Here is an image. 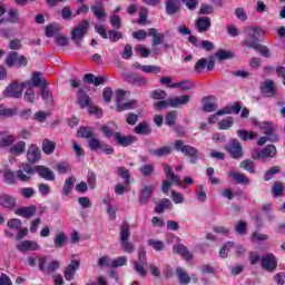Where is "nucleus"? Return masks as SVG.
<instances>
[{
  "label": "nucleus",
  "instance_id": "1",
  "mask_svg": "<svg viewBox=\"0 0 285 285\" xmlns=\"http://www.w3.org/2000/svg\"><path fill=\"white\" fill-rule=\"evenodd\" d=\"M174 148L178 153L185 155V157H188L190 164H197V160L199 159V149L190 145H186L184 140H176L174 144Z\"/></svg>",
  "mask_w": 285,
  "mask_h": 285
},
{
  "label": "nucleus",
  "instance_id": "2",
  "mask_svg": "<svg viewBox=\"0 0 285 285\" xmlns=\"http://www.w3.org/2000/svg\"><path fill=\"white\" fill-rule=\"evenodd\" d=\"M90 29V22L88 20H82L76 28L71 30V41H73L77 48H81V42L88 35Z\"/></svg>",
  "mask_w": 285,
  "mask_h": 285
},
{
  "label": "nucleus",
  "instance_id": "3",
  "mask_svg": "<svg viewBox=\"0 0 285 285\" xmlns=\"http://www.w3.org/2000/svg\"><path fill=\"white\" fill-rule=\"evenodd\" d=\"M61 267V263L57 259H48L47 256H41L38 268L45 275H55L57 271Z\"/></svg>",
  "mask_w": 285,
  "mask_h": 285
},
{
  "label": "nucleus",
  "instance_id": "4",
  "mask_svg": "<svg viewBox=\"0 0 285 285\" xmlns=\"http://www.w3.org/2000/svg\"><path fill=\"white\" fill-rule=\"evenodd\" d=\"M130 225L127 222L120 226V244L125 253H135V245L130 243Z\"/></svg>",
  "mask_w": 285,
  "mask_h": 285
},
{
  "label": "nucleus",
  "instance_id": "5",
  "mask_svg": "<svg viewBox=\"0 0 285 285\" xmlns=\"http://www.w3.org/2000/svg\"><path fill=\"white\" fill-rule=\"evenodd\" d=\"M134 269L140 277H146L148 275V272L146 268H148V259L146 258V249L144 247H140L138 249V261H134Z\"/></svg>",
  "mask_w": 285,
  "mask_h": 285
},
{
  "label": "nucleus",
  "instance_id": "6",
  "mask_svg": "<svg viewBox=\"0 0 285 285\" xmlns=\"http://www.w3.org/2000/svg\"><path fill=\"white\" fill-rule=\"evenodd\" d=\"M35 175V167L28 163H22L19 169L16 171V179L18 181L28 183Z\"/></svg>",
  "mask_w": 285,
  "mask_h": 285
},
{
  "label": "nucleus",
  "instance_id": "7",
  "mask_svg": "<svg viewBox=\"0 0 285 285\" xmlns=\"http://www.w3.org/2000/svg\"><path fill=\"white\" fill-rule=\"evenodd\" d=\"M6 63L8 68H26L28 66V59L24 58V56H19V52L17 51H11L8 53L6 58Z\"/></svg>",
  "mask_w": 285,
  "mask_h": 285
},
{
  "label": "nucleus",
  "instance_id": "8",
  "mask_svg": "<svg viewBox=\"0 0 285 285\" xmlns=\"http://www.w3.org/2000/svg\"><path fill=\"white\" fill-rule=\"evenodd\" d=\"M277 155V148L275 145H267L265 148L262 150L259 149H254L252 151V159H273Z\"/></svg>",
  "mask_w": 285,
  "mask_h": 285
},
{
  "label": "nucleus",
  "instance_id": "9",
  "mask_svg": "<svg viewBox=\"0 0 285 285\" xmlns=\"http://www.w3.org/2000/svg\"><path fill=\"white\" fill-rule=\"evenodd\" d=\"M225 150L233 157V159H242L244 157V149L242 142L234 138L225 146Z\"/></svg>",
  "mask_w": 285,
  "mask_h": 285
},
{
  "label": "nucleus",
  "instance_id": "10",
  "mask_svg": "<svg viewBox=\"0 0 285 285\" xmlns=\"http://www.w3.org/2000/svg\"><path fill=\"white\" fill-rule=\"evenodd\" d=\"M261 266L267 273H275L277 271V257L273 254H266L261 258Z\"/></svg>",
  "mask_w": 285,
  "mask_h": 285
},
{
  "label": "nucleus",
  "instance_id": "11",
  "mask_svg": "<svg viewBox=\"0 0 285 285\" xmlns=\"http://www.w3.org/2000/svg\"><path fill=\"white\" fill-rule=\"evenodd\" d=\"M244 32L248 37V39H245L243 41H255V43H257V41H262L265 35L264 29H262L261 27H245Z\"/></svg>",
  "mask_w": 285,
  "mask_h": 285
},
{
  "label": "nucleus",
  "instance_id": "12",
  "mask_svg": "<svg viewBox=\"0 0 285 285\" xmlns=\"http://www.w3.org/2000/svg\"><path fill=\"white\" fill-rule=\"evenodd\" d=\"M3 97H8L11 99H21L23 97V90L19 82L13 81L3 90Z\"/></svg>",
  "mask_w": 285,
  "mask_h": 285
},
{
  "label": "nucleus",
  "instance_id": "13",
  "mask_svg": "<svg viewBox=\"0 0 285 285\" xmlns=\"http://www.w3.org/2000/svg\"><path fill=\"white\" fill-rule=\"evenodd\" d=\"M89 148L90 150H102V153H105V155H114L115 154V148H112V146L97 139V138H92L91 140H89Z\"/></svg>",
  "mask_w": 285,
  "mask_h": 285
},
{
  "label": "nucleus",
  "instance_id": "14",
  "mask_svg": "<svg viewBox=\"0 0 285 285\" xmlns=\"http://www.w3.org/2000/svg\"><path fill=\"white\" fill-rule=\"evenodd\" d=\"M258 128L262 130L263 135L269 137V141H279V137L275 135V130H277V127H275L273 122H259Z\"/></svg>",
  "mask_w": 285,
  "mask_h": 285
},
{
  "label": "nucleus",
  "instance_id": "15",
  "mask_svg": "<svg viewBox=\"0 0 285 285\" xmlns=\"http://www.w3.org/2000/svg\"><path fill=\"white\" fill-rule=\"evenodd\" d=\"M243 46L245 48H252L253 50H256V52H259L263 57L266 59H271V49L264 45H259L258 42L255 41H243Z\"/></svg>",
  "mask_w": 285,
  "mask_h": 285
},
{
  "label": "nucleus",
  "instance_id": "16",
  "mask_svg": "<svg viewBox=\"0 0 285 285\" xmlns=\"http://www.w3.org/2000/svg\"><path fill=\"white\" fill-rule=\"evenodd\" d=\"M27 161L29 164H37L38 161H41V150L37 145L32 144L29 146L27 150Z\"/></svg>",
  "mask_w": 285,
  "mask_h": 285
},
{
  "label": "nucleus",
  "instance_id": "17",
  "mask_svg": "<svg viewBox=\"0 0 285 285\" xmlns=\"http://www.w3.org/2000/svg\"><path fill=\"white\" fill-rule=\"evenodd\" d=\"M91 12H94V17H96L98 21H105L106 17H108V14L106 13V7L101 1H96L91 6Z\"/></svg>",
  "mask_w": 285,
  "mask_h": 285
},
{
  "label": "nucleus",
  "instance_id": "18",
  "mask_svg": "<svg viewBox=\"0 0 285 285\" xmlns=\"http://www.w3.org/2000/svg\"><path fill=\"white\" fill-rule=\"evenodd\" d=\"M114 139L118 144V146H121L122 148H127V146H132L135 141H137V137L125 136L121 132H116Z\"/></svg>",
  "mask_w": 285,
  "mask_h": 285
},
{
  "label": "nucleus",
  "instance_id": "19",
  "mask_svg": "<svg viewBox=\"0 0 285 285\" xmlns=\"http://www.w3.org/2000/svg\"><path fill=\"white\" fill-rule=\"evenodd\" d=\"M148 37H151V48H157V46L164 45V40L166 39V35L159 32V30L155 28H150L148 30Z\"/></svg>",
  "mask_w": 285,
  "mask_h": 285
},
{
  "label": "nucleus",
  "instance_id": "20",
  "mask_svg": "<svg viewBox=\"0 0 285 285\" xmlns=\"http://www.w3.org/2000/svg\"><path fill=\"white\" fill-rule=\"evenodd\" d=\"M165 8L169 17L179 14V12H181V0H167Z\"/></svg>",
  "mask_w": 285,
  "mask_h": 285
},
{
  "label": "nucleus",
  "instance_id": "21",
  "mask_svg": "<svg viewBox=\"0 0 285 285\" xmlns=\"http://www.w3.org/2000/svg\"><path fill=\"white\" fill-rule=\"evenodd\" d=\"M125 80L128 81V83H132L134 86H148V79L139 73H127L125 76Z\"/></svg>",
  "mask_w": 285,
  "mask_h": 285
},
{
  "label": "nucleus",
  "instance_id": "22",
  "mask_svg": "<svg viewBox=\"0 0 285 285\" xmlns=\"http://www.w3.org/2000/svg\"><path fill=\"white\" fill-rule=\"evenodd\" d=\"M33 170L35 173H38L42 179H46L47 181H55V173L50 168L39 165L35 166Z\"/></svg>",
  "mask_w": 285,
  "mask_h": 285
},
{
  "label": "nucleus",
  "instance_id": "23",
  "mask_svg": "<svg viewBox=\"0 0 285 285\" xmlns=\"http://www.w3.org/2000/svg\"><path fill=\"white\" fill-rule=\"evenodd\" d=\"M77 104L81 108V110L90 107L92 104V100L90 99V96L87 95L83 89H79L77 92Z\"/></svg>",
  "mask_w": 285,
  "mask_h": 285
},
{
  "label": "nucleus",
  "instance_id": "24",
  "mask_svg": "<svg viewBox=\"0 0 285 285\" xmlns=\"http://www.w3.org/2000/svg\"><path fill=\"white\" fill-rule=\"evenodd\" d=\"M80 263L77 259L70 262V264L65 268V279L67 282H72L75 273L79 271Z\"/></svg>",
  "mask_w": 285,
  "mask_h": 285
},
{
  "label": "nucleus",
  "instance_id": "25",
  "mask_svg": "<svg viewBox=\"0 0 285 285\" xmlns=\"http://www.w3.org/2000/svg\"><path fill=\"white\" fill-rule=\"evenodd\" d=\"M20 253H28V250H39L40 246L35 240H22L17 245Z\"/></svg>",
  "mask_w": 285,
  "mask_h": 285
},
{
  "label": "nucleus",
  "instance_id": "26",
  "mask_svg": "<svg viewBox=\"0 0 285 285\" xmlns=\"http://www.w3.org/2000/svg\"><path fill=\"white\" fill-rule=\"evenodd\" d=\"M14 213L19 217H23L24 219H30L31 217H35V214L37 213V207L35 205L20 207V208H17Z\"/></svg>",
  "mask_w": 285,
  "mask_h": 285
},
{
  "label": "nucleus",
  "instance_id": "27",
  "mask_svg": "<svg viewBox=\"0 0 285 285\" xmlns=\"http://www.w3.org/2000/svg\"><path fill=\"white\" fill-rule=\"evenodd\" d=\"M261 92L263 97H274L275 96V82L273 80H265L261 85Z\"/></svg>",
  "mask_w": 285,
  "mask_h": 285
},
{
  "label": "nucleus",
  "instance_id": "28",
  "mask_svg": "<svg viewBox=\"0 0 285 285\" xmlns=\"http://www.w3.org/2000/svg\"><path fill=\"white\" fill-rule=\"evenodd\" d=\"M153 193H155V185L145 186L140 191L139 203L142 205L148 204V202H150V197H153Z\"/></svg>",
  "mask_w": 285,
  "mask_h": 285
},
{
  "label": "nucleus",
  "instance_id": "29",
  "mask_svg": "<svg viewBox=\"0 0 285 285\" xmlns=\"http://www.w3.org/2000/svg\"><path fill=\"white\" fill-rule=\"evenodd\" d=\"M239 115L242 112V104L239 101H235L234 105L226 106L223 109L217 111V115Z\"/></svg>",
  "mask_w": 285,
  "mask_h": 285
},
{
  "label": "nucleus",
  "instance_id": "30",
  "mask_svg": "<svg viewBox=\"0 0 285 285\" xmlns=\"http://www.w3.org/2000/svg\"><path fill=\"white\" fill-rule=\"evenodd\" d=\"M212 26L213 22L208 17H200L196 20L197 32H208Z\"/></svg>",
  "mask_w": 285,
  "mask_h": 285
},
{
  "label": "nucleus",
  "instance_id": "31",
  "mask_svg": "<svg viewBox=\"0 0 285 285\" xmlns=\"http://www.w3.org/2000/svg\"><path fill=\"white\" fill-rule=\"evenodd\" d=\"M0 206L2 208H8L9 210H12L14 206H17V198L13 196H10L8 194H1L0 195Z\"/></svg>",
  "mask_w": 285,
  "mask_h": 285
},
{
  "label": "nucleus",
  "instance_id": "32",
  "mask_svg": "<svg viewBox=\"0 0 285 285\" xmlns=\"http://www.w3.org/2000/svg\"><path fill=\"white\" fill-rule=\"evenodd\" d=\"M31 81L35 86V88H45L48 86V80L43 77V72L41 71H35L31 77Z\"/></svg>",
  "mask_w": 285,
  "mask_h": 285
},
{
  "label": "nucleus",
  "instance_id": "33",
  "mask_svg": "<svg viewBox=\"0 0 285 285\" xmlns=\"http://www.w3.org/2000/svg\"><path fill=\"white\" fill-rule=\"evenodd\" d=\"M228 176L233 179V181H235V184H240L243 186L250 185V178L242 173L229 171Z\"/></svg>",
  "mask_w": 285,
  "mask_h": 285
},
{
  "label": "nucleus",
  "instance_id": "34",
  "mask_svg": "<svg viewBox=\"0 0 285 285\" xmlns=\"http://www.w3.org/2000/svg\"><path fill=\"white\" fill-rule=\"evenodd\" d=\"M189 101H190V96L188 95L169 98V107L179 108V106H186V104H189Z\"/></svg>",
  "mask_w": 285,
  "mask_h": 285
},
{
  "label": "nucleus",
  "instance_id": "35",
  "mask_svg": "<svg viewBox=\"0 0 285 285\" xmlns=\"http://www.w3.org/2000/svg\"><path fill=\"white\" fill-rule=\"evenodd\" d=\"M173 252L177 255H181L184 259H187V262H190L193 259V254L188 250V247H186L184 244H177L173 247Z\"/></svg>",
  "mask_w": 285,
  "mask_h": 285
},
{
  "label": "nucleus",
  "instance_id": "36",
  "mask_svg": "<svg viewBox=\"0 0 285 285\" xmlns=\"http://www.w3.org/2000/svg\"><path fill=\"white\" fill-rule=\"evenodd\" d=\"M77 183V178L75 176H69L62 186L61 195L65 197H68L70 193H72V189L75 188V184Z\"/></svg>",
  "mask_w": 285,
  "mask_h": 285
},
{
  "label": "nucleus",
  "instance_id": "37",
  "mask_svg": "<svg viewBox=\"0 0 285 285\" xmlns=\"http://www.w3.org/2000/svg\"><path fill=\"white\" fill-rule=\"evenodd\" d=\"M134 132L136 135L148 136L153 134V128L147 121H142L134 128Z\"/></svg>",
  "mask_w": 285,
  "mask_h": 285
},
{
  "label": "nucleus",
  "instance_id": "38",
  "mask_svg": "<svg viewBox=\"0 0 285 285\" xmlns=\"http://www.w3.org/2000/svg\"><path fill=\"white\" fill-rule=\"evenodd\" d=\"M168 88H180L183 92H187V90H193V88H195V82L190 80H183V81H178L176 83L169 85Z\"/></svg>",
  "mask_w": 285,
  "mask_h": 285
},
{
  "label": "nucleus",
  "instance_id": "39",
  "mask_svg": "<svg viewBox=\"0 0 285 285\" xmlns=\"http://www.w3.org/2000/svg\"><path fill=\"white\" fill-rule=\"evenodd\" d=\"M176 276L178 277V282L180 285H188L190 284V275L186 273V271L181 267L176 269Z\"/></svg>",
  "mask_w": 285,
  "mask_h": 285
},
{
  "label": "nucleus",
  "instance_id": "40",
  "mask_svg": "<svg viewBox=\"0 0 285 285\" xmlns=\"http://www.w3.org/2000/svg\"><path fill=\"white\" fill-rule=\"evenodd\" d=\"M66 244H68V236L66 235V233L60 232L55 236L53 238L55 248H63Z\"/></svg>",
  "mask_w": 285,
  "mask_h": 285
},
{
  "label": "nucleus",
  "instance_id": "41",
  "mask_svg": "<svg viewBox=\"0 0 285 285\" xmlns=\"http://www.w3.org/2000/svg\"><path fill=\"white\" fill-rule=\"evenodd\" d=\"M9 153L14 156L23 155L26 153V141L20 140L9 148Z\"/></svg>",
  "mask_w": 285,
  "mask_h": 285
},
{
  "label": "nucleus",
  "instance_id": "42",
  "mask_svg": "<svg viewBox=\"0 0 285 285\" xmlns=\"http://www.w3.org/2000/svg\"><path fill=\"white\" fill-rule=\"evenodd\" d=\"M56 148H57V144L55 141L48 138H45L42 140V153H45V155H52Z\"/></svg>",
  "mask_w": 285,
  "mask_h": 285
},
{
  "label": "nucleus",
  "instance_id": "43",
  "mask_svg": "<svg viewBox=\"0 0 285 285\" xmlns=\"http://www.w3.org/2000/svg\"><path fill=\"white\" fill-rule=\"evenodd\" d=\"M78 135H80V137H82V139H88V142L91 139H97V136L92 131L91 127H80L78 130Z\"/></svg>",
  "mask_w": 285,
  "mask_h": 285
},
{
  "label": "nucleus",
  "instance_id": "44",
  "mask_svg": "<svg viewBox=\"0 0 285 285\" xmlns=\"http://www.w3.org/2000/svg\"><path fill=\"white\" fill-rule=\"evenodd\" d=\"M40 95L43 101L47 104H53L55 97L52 96V91H50V88H48V85L40 88Z\"/></svg>",
  "mask_w": 285,
  "mask_h": 285
},
{
  "label": "nucleus",
  "instance_id": "45",
  "mask_svg": "<svg viewBox=\"0 0 285 285\" xmlns=\"http://www.w3.org/2000/svg\"><path fill=\"white\" fill-rule=\"evenodd\" d=\"M165 208H173V202L168 198L161 199L157 205L155 206V212L158 214L164 213Z\"/></svg>",
  "mask_w": 285,
  "mask_h": 285
},
{
  "label": "nucleus",
  "instance_id": "46",
  "mask_svg": "<svg viewBox=\"0 0 285 285\" xmlns=\"http://www.w3.org/2000/svg\"><path fill=\"white\" fill-rule=\"evenodd\" d=\"M170 153H173V148L168 146L151 150V155H155V157H168Z\"/></svg>",
  "mask_w": 285,
  "mask_h": 285
},
{
  "label": "nucleus",
  "instance_id": "47",
  "mask_svg": "<svg viewBox=\"0 0 285 285\" xmlns=\"http://www.w3.org/2000/svg\"><path fill=\"white\" fill-rule=\"evenodd\" d=\"M239 168L247 170V173H249L250 175H255V161L250 159L240 161Z\"/></svg>",
  "mask_w": 285,
  "mask_h": 285
},
{
  "label": "nucleus",
  "instance_id": "48",
  "mask_svg": "<svg viewBox=\"0 0 285 285\" xmlns=\"http://www.w3.org/2000/svg\"><path fill=\"white\" fill-rule=\"evenodd\" d=\"M117 173L124 179L126 186L130 185V170L126 167H118Z\"/></svg>",
  "mask_w": 285,
  "mask_h": 285
},
{
  "label": "nucleus",
  "instance_id": "49",
  "mask_svg": "<svg viewBox=\"0 0 285 285\" xmlns=\"http://www.w3.org/2000/svg\"><path fill=\"white\" fill-rule=\"evenodd\" d=\"M4 181L9 186H14L17 184V173L13 174L11 169H4Z\"/></svg>",
  "mask_w": 285,
  "mask_h": 285
},
{
  "label": "nucleus",
  "instance_id": "50",
  "mask_svg": "<svg viewBox=\"0 0 285 285\" xmlns=\"http://www.w3.org/2000/svg\"><path fill=\"white\" fill-rule=\"evenodd\" d=\"M233 124H235V119H233V117L222 119L218 121V130H228V128L233 127Z\"/></svg>",
  "mask_w": 285,
  "mask_h": 285
},
{
  "label": "nucleus",
  "instance_id": "51",
  "mask_svg": "<svg viewBox=\"0 0 285 285\" xmlns=\"http://www.w3.org/2000/svg\"><path fill=\"white\" fill-rule=\"evenodd\" d=\"M141 72H145L146 75H159V72H161V67L145 65V67H141Z\"/></svg>",
  "mask_w": 285,
  "mask_h": 285
},
{
  "label": "nucleus",
  "instance_id": "52",
  "mask_svg": "<svg viewBox=\"0 0 285 285\" xmlns=\"http://www.w3.org/2000/svg\"><path fill=\"white\" fill-rule=\"evenodd\" d=\"M282 168L279 166L271 167L265 174H264V180L271 181L275 175L279 174Z\"/></svg>",
  "mask_w": 285,
  "mask_h": 285
},
{
  "label": "nucleus",
  "instance_id": "53",
  "mask_svg": "<svg viewBox=\"0 0 285 285\" xmlns=\"http://www.w3.org/2000/svg\"><path fill=\"white\" fill-rule=\"evenodd\" d=\"M137 23L139 26H146L148 23V9L146 7L140 8Z\"/></svg>",
  "mask_w": 285,
  "mask_h": 285
},
{
  "label": "nucleus",
  "instance_id": "54",
  "mask_svg": "<svg viewBox=\"0 0 285 285\" xmlns=\"http://www.w3.org/2000/svg\"><path fill=\"white\" fill-rule=\"evenodd\" d=\"M233 246H235L234 242H227L223 245V247L219 249V256L223 259H226V257H228V253H230V248H233Z\"/></svg>",
  "mask_w": 285,
  "mask_h": 285
},
{
  "label": "nucleus",
  "instance_id": "55",
  "mask_svg": "<svg viewBox=\"0 0 285 285\" xmlns=\"http://www.w3.org/2000/svg\"><path fill=\"white\" fill-rule=\"evenodd\" d=\"M136 105H137V101H135V100L129 101V102H118L117 111L124 112V110H132V108H135Z\"/></svg>",
  "mask_w": 285,
  "mask_h": 285
},
{
  "label": "nucleus",
  "instance_id": "56",
  "mask_svg": "<svg viewBox=\"0 0 285 285\" xmlns=\"http://www.w3.org/2000/svg\"><path fill=\"white\" fill-rule=\"evenodd\" d=\"M273 197H282L284 195V185L279 181H275L272 188Z\"/></svg>",
  "mask_w": 285,
  "mask_h": 285
},
{
  "label": "nucleus",
  "instance_id": "57",
  "mask_svg": "<svg viewBox=\"0 0 285 285\" xmlns=\"http://www.w3.org/2000/svg\"><path fill=\"white\" fill-rule=\"evenodd\" d=\"M148 246H151L154 250L161 252L164 248H166V245L161 240H155L153 238L147 240Z\"/></svg>",
  "mask_w": 285,
  "mask_h": 285
},
{
  "label": "nucleus",
  "instance_id": "58",
  "mask_svg": "<svg viewBox=\"0 0 285 285\" xmlns=\"http://www.w3.org/2000/svg\"><path fill=\"white\" fill-rule=\"evenodd\" d=\"M139 171L144 177H150L153 173H155V165L153 164H146L142 167L139 168Z\"/></svg>",
  "mask_w": 285,
  "mask_h": 285
},
{
  "label": "nucleus",
  "instance_id": "59",
  "mask_svg": "<svg viewBox=\"0 0 285 285\" xmlns=\"http://www.w3.org/2000/svg\"><path fill=\"white\" fill-rule=\"evenodd\" d=\"M196 196H197L198 202H200L202 204H204V202H206L208 196L206 195V191L204 190V185L196 186Z\"/></svg>",
  "mask_w": 285,
  "mask_h": 285
},
{
  "label": "nucleus",
  "instance_id": "60",
  "mask_svg": "<svg viewBox=\"0 0 285 285\" xmlns=\"http://www.w3.org/2000/svg\"><path fill=\"white\" fill-rule=\"evenodd\" d=\"M235 232L238 235H246V233H248V224L244 220H239L235 227Z\"/></svg>",
  "mask_w": 285,
  "mask_h": 285
},
{
  "label": "nucleus",
  "instance_id": "61",
  "mask_svg": "<svg viewBox=\"0 0 285 285\" xmlns=\"http://www.w3.org/2000/svg\"><path fill=\"white\" fill-rule=\"evenodd\" d=\"M12 144H14V136L12 135L4 136L0 139V146L2 148H8L12 146Z\"/></svg>",
  "mask_w": 285,
  "mask_h": 285
},
{
  "label": "nucleus",
  "instance_id": "62",
  "mask_svg": "<svg viewBox=\"0 0 285 285\" xmlns=\"http://www.w3.org/2000/svg\"><path fill=\"white\" fill-rule=\"evenodd\" d=\"M122 37L124 35L120 31L111 29L108 31L107 39H110L112 43H116V41H119V39H121Z\"/></svg>",
  "mask_w": 285,
  "mask_h": 285
},
{
  "label": "nucleus",
  "instance_id": "63",
  "mask_svg": "<svg viewBox=\"0 0 285 285\" xmlns=\"http://www.w3.org/2000/svg\"><path fill=\"white\" fill-rule=\"evenodd\" d=\"M216 58H217L219 61H224V60H226V59H233V52L226 51V50H223V49H219V50L216 52Z\"/></svg>",
  "mask_w": 285,
  "mask_h": 285
},
{
  "label": "nucleus",
  "instance_id": "64",
  "mask_svg": "<svg viewBox=\"0 0 285 285\" xmlns=\"http://www.w3.org/2000/svg\"><path fill=\"white\" fill-rule=\"evenodd\" d=\"M7 226L10 228V230H19L22 226V223L18 218H12L8 220Z\"/></svg>",
  "mask_w": 285,
  "mask_h": 285
}]
</instances>
